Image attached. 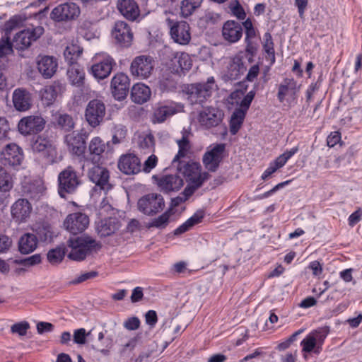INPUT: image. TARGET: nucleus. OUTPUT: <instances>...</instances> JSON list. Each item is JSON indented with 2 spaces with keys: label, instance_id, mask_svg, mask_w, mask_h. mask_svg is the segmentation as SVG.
I'll return each mask as SVG.
<instances>
[{
  "label": "nucleus",
  "instance_id": "nucleus-26",
  "mask_svg": "<svg viewBox=\"0 0 362 362\" xmlns=\"http://www.w3.org/2000/svg\"><path fill=\"white\" fill-rule=\"evenodd\" d=\"M222 35L230 43L238 42L243 35V26L237 21H227L223 25Z\"/></svg>",
  "mask_w": 362,
  "mask_h": 362
},
{
  "label": "nucleus",
  "instance_id": "nucleus-60",
  "mask_svg": "<svg viewBox=\"0 0 362 362\" xmlns=\"http://www.w3.org/2000/svg\"><path fill=\"white\" fill-rule=\"evenodd\" d=\"M245 42L246 43L245 52H243L245 54V59L247 58L249 62H251L252 61V58L257 53V45L253 42L252 40Z\"/></svg>",
  "mask_w": 362,
  "mask_h": 362
},
{
  "label": "nucleus",
  "instance_id": "nucleus-32",
  "mask_svg": "<svg viewBox=\"0 0 362 362\" xmlns=\"http://www.w3.org/2000/svg\"><path fill=\"white\" fill-rule=\"evenodd\" d=\"M65 90V85L61 81H55L46 86L42 92L41 98L46 105H50L55 100L57 95Z\"/></svg>",
  "mask_w": 362,
  "mask_h": 362
},
{
  "label": "nucleus",
  "instance_id": "nucleus-13",
  "mask_svg": "<svg viewBox=\"0 0 362 362\" xmlns=\"http://www.w3.org/2000/svg\"><path fill=\"white\" fill-rule=\"evenodd\" d=\"M153 66V59L151 57L140 55L133 59L130 71L134 76L145 79L151 76Z\"/></svg>",
  "mask_w": 362,
  "mask_h": 362
},
{
  "label": "nucleus",
  "instance_id": "nucleus-52",
  "mask_svg": "<svg viewBox=\"0 0 362 362\" xmlns=\"http://www.w3.org/2000/svg\"><path fill=\"white\" fill-rule=\"evenodd\" d=\"M329 332V327L325 326L313 330L309 334L313 336V337L315 338V341L318 344V346L321 348Z\"/></svg>",
  "mask_w": 362,
  "mask_h": 362
},
{
  "label": "nucleus",
  "instance_id": "nucleus-27",
  "mask_svg": "<svg viewBox=\"0 0 362 362\" xmlns=\"http://www.w3.org/2000/svg\"><path fill=\"white\" fill-rule=\"evenodd\" d=\"M15 109L20 112L28 110L32 105L30 93L23 88L16 89L12 95Z\"/></svg>",
  "mask_w": 362,
  "mask_h": 362
},
{
  "label": "nucleus",
  "instance_id": "nucleus-29",
  "mask_svg": "<svg viewBox=\"0 0 362 362\" xmlns=\"http://www.w3.org/2000/svg\"><path fill=\"white\" fill-rule=\"evenodd\" d=\"M177 170L183 175L186 179L191 182L195 180L199 177H202L203 173H201V166L197 162H181L177 161Z\"/></svg>",
  "mask_w": 362,
  "mask_h": 362
},
{
  "label": "nucleus",
  "instance_id": "nucleus-5",
  "mask_svg": "<svg viewBox=\"0 0 362 362\" xmlns=\"http://www.w3.org/2000/svg\"><path fill=\"white\" fill-rule=\"evenodd\" d=\"M165 202L163 196L156 193H151L141 197L137 202L140 212L146 216H153L163 210Z\"/></svg>",
  "mask_w": 362,
  "mask_h": 362
},
{
  "label": "nucleus",
  "instance_id": "nucleus-9",
  "mask_svg": "<svg viewBox=\"0 0 362 362\" xmlns=\"http://www.w3.org/2000/svg\"><path fill=\"white\" fill-rule=\"evenodd\" d=\"M44 31V28L40 25L23 30L14 36L13 45L18 50H24L30 47L33 41L40 38Z\"/></svg>",
  "mask_w": 362,
  "mask_h": 362
},
{
  "label": "nucleus",
  "instance_id": "nucleus-25",
  "mask_svg": "<svg viewBox=\"0 0 362 362\" xmlns=\"http://www.w3.org/2000/svg\"><path fill=\"white\" fill-rule=\"evenodd\" d=\"M117 7L119 13L128 21H134L140 16V10L134 0H118Z\"/></svg>",
  "mask_w": 362,
  "mask_h": 362
},
{
  "label": "nucleus",
  "instance_id": "nucleus-10",
  "mask_svg": "<svg viewBox=\"0 0 362 362\" xmlns=\"http://www.w3.org/2000/svg\"><path fill=\"white\" fill-rule=\"evenodd\" d=\"M79 6L74 2H66L57 6L50 13L55 22H67L76 19L80 14Z\"/></svg>",
  "mask_w": 362,
  "mask_h": 362
},
{
  "label": "nucleus",
  "instance_id": "nucleus-43",
  "mask_svg": "<svg viewBox=\"0 0 362 362\" xmlns=\"http://www.w3.org/2000/svg\"><path fill=\"white\" fill-rule=\"evenodd\" d=\"M209 173L208 172H204L202 177H199L195 180L191 181L190 182L192 185L186 187L182 192L184 195L183 198L187 200L194 194V191L200 187L205 181L209 179Z\"/></svg>",
  "mask_w": 362,
  "mask_h": 362
},
{
  "label": "nucleus",
  "instance_id": "nucleus-14",
  "mask_svg": "<svg viewBox=\"0 0 362 362\" xmlns=\"http://www.w3.org/2000/svg\"><path fill=\"white\" fill-rule=\"evenodd\" d=\"M46 122L40 115L24 117L18 122V129L23 135L35 134L43 130Z\"/></svg>",
  "mask_w": 362,
  "mask_h": 362
},
{
  "label": "nucleus",
  "instance_id": "nucleus-50",
  "mask_svg": "<svg viewBox=\"0 0 362 362\" xmlns=\"http://www.w3.org/2000/svg\"><path fill=\"white\" fill-rule=\"evenodd\" d=\"M158 87L162 92L174 91L177 88V83L171 76H163L158 81Z\"/></svg>",
  "mask_w": 362,
  "mask_h": 362
},
{
  "label": "nucleus",
  "instance_id": "nucleus-19",
  "mask_svg": "<svg viewBox=\"0 0 362 362\" xmlns=\"http://www.w3.org/2000/svg\"><path fill=\"white\" fill-rule=\"evenodd\" d=\"M1 159L4 165L18 167L23 160V150L16 144H9L2 151Z\"/></svg>",
  "mask_w": 362,
  "mask_h": 362
},
{
  "label": "nucleus",
  "instance_id": "nucleus-16",
  "mask_svg": "<svg viewBox=\"0 0 362 362\" xmlns=\"http://www.w3.org/2000/svg\"><path fill=\"white\" fill-rule=\"evenodd\" d=\"M88 224V216L81 212L69 214L64 222L65 228L73 235L83 232L87 228Z\"/></svg>",
  "mask_w": 362,
  "mask_h": 362
},
{
  "label": "nucleus",
  "instance_id": "nucleus-33",
  "mask_svg": "<svg viewBox=\"0 0 362 362\" xmlns=\"http://www.w3.org/2000/svg\"><path fill=\"white\" fill-rule=\"evenodd\" d=\"M298 90L297 81L293 78H285L278 88V100L283 103L287 95H295Z\"/></svg>",
  "mask_w": 362,
  "mask_h": 362
},
{
  "label": "nucleus",
  "instance_id": "nucleus-36",
  "mask_svg": "<svg viewBox=\"0 0 362 362\" xmlns=\"http://www.w3.org/2000/svg\"><path fill=\"white\" fill-rule=\"evenodd\" d=\"M37 236L33 233H26L21 235L18 240V250L21 254L28 255L37 248Z\"/></svg>",
  "mask_w": 362,
  "mask_h": 362
},
{
  "label": "nucleus",
  "instance_id": "nucleus-59",
  "mask_svg": "<svg viewBox=\"0 0 362 362\" xmlns=\"http://www.w3.org/2000/svg\"><path fill=\"white\" fill-rule=\"evenodd\" d=\"M255 92L253 90H251L247 93L246 95L243 98V100L240 101V108L235 109V110H242L245 112L246 115L247 110L249 109L251 103L255 97Z\"/></svg>",
  "mask_w": 362,
  "mask_h": 362
},
{
  "label": "nucleus",
  "instance_id": "nucleus-56",
  "mask_svg": "<svg viewBox=\"0 0 362 362\" xmlns=\"http://www.w3.org/2000/svg\"><path fill=\"white\" fill-rule=\"evenodd\" d=\"M13 44L10 41V37H2L0 40V58L13 51Z\"/></svg>",
  "mask_w": 362,
  "mask_h": 362
},
{
  "label": "nucleus",
  "instance_id": "nucleus-11",
  "mask_svg": "<svg viewBox=\"0 0 362 362\" xmlns=\"http://www.w3.org/2000/svg\"><path fill=\"white\" fill-rule=\"evenodd\" d=\"M167 66L171 73L181 75L188 71L192 66V60L186 52H174L168 56Z\"/></svg>",
  "mask_w": 362,
  "mask_h": 362
},
{
  "label": "nucleus",
  "instance_id": "nucleus-2",
  "mask_svg": "<svg viewBox=\"0 0 362 362\" xmlns=\"http://www.w3.org/2000/svg\"><path fill=\"white\" fill-rule=\"evenodd\" d=\"M216 87L214 78L211 76L206 82L187 85L183 91L189 104L202 105L211 96L212 92Z\"/></svg>",
  "mask_w": 362,
  "mask_h": 362
},
{
  "label": "nucleus",
  "instance_id": "nucleus-30",
  "mask_svg": "<svg viewBox=\"0 0 362 362\" xmlns=\"http://www.w3.org/2000/svg\"><path fill=\"white\" fill-rule=\"evenodd\" d=\"M119 227V221L115 217H110L100 220L97 224L96 230L100 237H107L114 234Z\"/></svg>",
  "mask_w": 362,
  "mask_h": 362
},
{
  "label": "nucleus",
  "instance_id": "nucleus-48",
  "mask_svg": "<svg viewBox=\"0 0 362 362\" xmlns=\"http://www.w3.org/2000/svg\"><path fill=\"white\" fill-rule=\"evenodd\" d=\"M176 109L171 105H163L157 108L155 111V117L158 122H163L168 117L172 116L176 113Z\"/></svg>",
  "mask_w": 362,
  "mask_h": 362
},
{
  "label": "nucleus",
  "instance_id": "nucleus-31",
  "mask_svg": "<svg viewBox=\"0 0 362 362\" xmlns=\"http://www.w3.org/2000/svg\"><path fill=\"white\" fill-rule=\"evenodd\" d=\"M57 61L53 57L43 56L37 61L38 71L45 78H50L57 71Z\"/></svg>",
  "mask_w": 362,
  "mask_h": 362
},
{
  "label": "nucleus",
  "instance_id": "nucleus-18",
  "mask_svg": "<svg viewBox=\"0 0 362 362\" xmlns=\"http://www.w3.org/2000/svg\"><path fill=\"white\" fill-rule=\"evenodd\" d=\"M224 116L223 112L214 107H207L198 114L197 119L199 124L206 127H216L221 123Z\"/></svg>",
  "mask_w": 362,
  "mask_h": 362
},
{
  "label": "nucleus",
  "instance_id": "nucleus-54",
  "mask_svg": "<svg viewBox=\"0 0 362 362\" xmlns=\"http://www.w3.org/2000/svg\"><path fill=\"white\" fill-rule=\"evenodd\" d=\"M170 214L165 211L158 218H154L149 224L148 228H165L169 223Z\"/></svg>",
  "mask_w": 362,
  "mask_h": 362
},
{
  "label": "nucleus",
  "instance_id": "nucleus-39",
  "mask_svg": "<svg viewBox=\"0 0 362 362\" xmlns=\"http://www.w3.org/2000/svg\"><path fill=\"white\" fill-rule=\"evenodd\" d=\"M205 216V211L203 209L197 210L191 217H189L186 221L178 226L173 231L174 235H180L188 230H189L193 226L200 223Z\"/></svg>",
  "mask_w": 362,
  "mask_h": 362
},
{
  "label": "nucleus",
  "instance_id": "nucleus-55",
  "mask_svg": "<svg viewBox=\"0 0 362 362\" xmlns=\"http://www.w3.org/2000/svg\"><path fill=\"white\" fill-rule=\"evenodd\" d=\"M20 25V18L17 16L11 17L4 24V30L5 32L6 37H10L11 33L16 29Z\"/></svg>",
  "mask_w": 362,
  "mask_h": 362
},
{
  "label": "nucleus",
  "instance_id": "nucleus-62",
  "mask_svg": "<svg viewBox=\"0 0 362 362\" xmlns=\"http://www.w3.org/2000/svg\"><path fill=\"white\" fill-rule=\"evenodd\" d=\"M139 147L143 150L151 151L154 146V137L152 134L146 135L139 141Z\"/></svg>",
  "mask_w": 362,
  "mask_h": 362
},
{
  "label": "nucleus",
  "instance_id": "nucleus-44",
  "mask_svg": "<svg viewBox=\"0 0 362 362\" xmlns=\"http://www.w3.org/2000/svg\"><path fill=\"white\" fill-rule=\"evenodd\" d=\"M66 247L64 245L58 246L51 249L47 254V261L51 264H57L62 262L66 255Z\"/></svg>",
  "mask_w": 362,
  "mask_h": 362
},
{
  "label": "nucleus",
  "instance_id": "nucleus-35",
  "mask_svg": "<svg viewBox=\"0 0 362 362\" xmlns=\"http://www.w3.org/2000/svg\"><path fill=\"white\" fill-rule=\"evenodd\" d=\"M151 95V91L149 87L141 83L134 84L131 90V99L136 104L145 103L149 100Z\"/></svg>",
  "mask_w": 362,
  "mask_h": 362
},
{
  "label": "nucleus",
  "instance_id": "nucleus-7",
  "mask_svg": "<svg viewBox=\"0 0 362 362\" xmlns=\"http://www.w3.org/2000/svg\"><path fill=\"white\" fill-rule=\"evenodd\" d=\"M93 61L94 64L91 66L90 72L98 80L109 76L113 66L116 64L114 59L106 53L96 54Z\"/></svg>",
  "mask_w": 362,
  "mask_h": 362
},
{
  "label": "nucleus",
  "instance_id": "nucleus-53",
  "mask_svg": "<svg viewBox=\"0 0 362 362\" xmlns=\"http://www.w3.org/2000/svg\"><path fill=\"white\" fill-rule=\"evenodd\" d=\"M36 236L42 242H46L52 239V231L49 226L40 225L33 228Z\"/></svg>",
  "mask_w": 362,
  "mask_h": 362
},
{
  "label": "nucleus",
  "instance_id": "nucleus-47",
  "mask_svg": "<svg viewBox=\"0 0 362 362\" xmlns=\"http://www.w3.org/2000/svg\"><path fill=\"white\" fill-rule=\"evenodd\" d=\"M202 0H182L181 2V13L185 17H188L200 6Z\"/></svg>",
  "mask_w": 362,
  "mask_h": 362
},
{
  "label": "nucleus",
  "instance_id": "nucleus-51",
  "mask_svg": "<svg viewBox=\"0 0 362 362\" xmlns=\"http://www.w3.org/2000/svg\"><path fill=\"white\" fill-rule=\"evenodd\" d=\"M57 124L64 131H71L74 127L73 118L68 114H60L57 117Z\"/></svg>",
  "mask_w": 362,
  "mask_h": 362
},
{
  "label": "nucleus",
  "instance_id": "nucleus-12",
  "mask_svg": "<svg viewBox=\"0 0 362 362\" xmlns=\"http://www.w3.org/2000/svg\"><path fill=\"white\" fill-rule=\"evenodd\" d=\"M112 36L115 44L123 48L129 47L134 39V34L130 25L122 21L115 22L112 30Z\"/></svg>",
  "mask_w": 362,
  "mask_h": 362
},
{
  "label": "nucleus",
  "instance_id": "nucleus-28",
  "mask_svg": "<svg viewBox=\"0 0 362 362\" xmlns=\"http://www.w3.org/2000/svg\"><path fill=\"white\" fill-rule=\"evenodd\" d=\"M88 177L100 189H105L106 186L108 185L110 173L107 168L99 165H94L88 171Z\"/></svg>",
  "mask_w": 362,
  "mask_h": 362
},
{
  "label": "nucleus",
  "instance_id": "nucleus-24",
  "mask_svg": "<svg viewBox=\"0 0 362 362\" xmlns=\"http://www.w3.org/2000/svg\"><path fill=\"white\" fill-rule=\"evenodd\" d=\"M32 150L36 153L51 154L55 151V146L52 139L45 133L37 136L32 141Z\"/></svg>",
  "mask_w": 362,
  "mask_h": 362
},
{
  "label": "nucleus",
  "instance_id": "nucleus-15",
  "mask_svg": "<svg viewBox=\"0 0 362 362\" xmlns=\"http://www.w3.org/2000/svg\"><path fill=\"white\" fill-rule=\"evenodd\" d=\"M168 25L170 27V33L175 42L185 45L191 40L190 27L185 21L173 23V21L168 20Z\"/></svg>",
  "mask_w": 362,
  "mask_h": 362
},
{
  "label": "nucleus",
  "instance_id": "nucleus-1",
  "mask_svg": "<svg viewBox=\"0 0 362 362\" xmlns=\"http://www.w3.org/2000/svg\"><path fill=\"white\" fill-rule=\"evenodd\" d=\"M66 245L70 249L68 258L77 262L83 261L88 256L97 253L102 247L100 242L88 235L70 238Z\"/></svg>",
  "mask_w": 362,
  "mask_h": 362
},
{
  "label": "nucleus",
  "instance_id": "nucleus-61",
  "mask_svg": "<svg viewBox=\"0 0 362 362\" xmlns=\"http://www.w3.org/2000/svg\"><path fill=\"white\" fill-rule=\"evenodd\" d=\"M98 272H95V271H90L88 272H85V273L81 274V275H79L78 276L75 278L74 279L71 280L70 281V284H74V285L78 284H81V283L86 281L88 279H93V278L98 276Z\"/></svg>",
  "mask_w": 362,
  "mask_h": 362
},
{
  "label": "nucleus",
  "instance_id": "nucleus-20",
  "mask_svg": "<svg viewBox=\"0 0 362 362\" xmlns=\"http://www.w3.org/2000/svg\"><path fill=\"white\" fill-rule=\"evenodd\" d=\"M117 166L119 170L126 175H135L141 170V160L134 153L122 155L118 160Z\"/></svg>",
  "mask_w": 362,
  "mask_h": 362
},
{
  "label": "nucleus",
  "instance_id": "nucleus-41",
  "mask_svg": "<svg viewBox=\"0 0 362 362\" xmlns=\"http://www.w3.org/2000/svg\"><path fill=\"white\" fill-rule=\"evenodd\" d=\"M189 132L185 129L182 131V138L177 140L178 145V152L173 160V163H176L180 158H184L190 149V144L189 140Z\"/></svg>",
  "mask_w": 362,
  "mask_h": 362
},
{
  "label": "nucleus",
  "instance_id": "nucleus-3",
  "mask_svg": "<svg viewBox=\"0 0 362 362\" xmlns=\"http://www.w3.org/2000/svg\"><path fill=\"white\" fill-rule=\"evenodd\" d=\"M88 135L86 130L81 129L80 132L74 131L64 136V142L69 152L77 157L80 161L88 160L86 155V140Z\"/></svg>",
  "mask_w": 362,
  "mask_h": 362
},
{
  "label": "nucleus",
  "instance_id": "nucleus-34",
  "mask_svg": "<svg viewBox=\"0 0 362 362\" xmlns=\"http://www.w3.org/2000/svg\"><path fill=\"white\" fill-rule=\"evenodd\" d=\"M109 142L105 143L99 136L93 137L88 145V152L92 158H90L93 163L100 161L102 154L105 151Z\"/></svg>",
  "mask_w": 362,
  "mask_h": 362
},
{
  "label": "nucleus",
  "instance_id": "nucleus-6",
  "mask_svg": "<svg viewBox=\"0 0 362 362\" xmlns=\"http://www.w3.org/2000/svg\"><path fill=\"white\" fill-rule=\"evenodd\" d=\"M106 107L99 99H93L88 102L85 110V119L93 128L100 125L105 119Z\"/></svg>",
  "mask_w": 362,
  "mask_h": 362
},
{
  "label": "nucleus",
  "instance_id": "nucleus-37",
  "mask_svg": "<svg viewBox=\"0 0 362 362\" xmlns=\"http://www.w3.org/2000/svg\"><path fill=\"white\" fill-rule=\"evenodd\" d=\"M205 216V211L203 209L197 210L191 217H189L186 221L178 226L173 231L174 235H180L188 230H189L193 226L200 223Z\"/></svg>",
  "mask_w": 362,
  "mask_h": 362
},
{
  "label": "nucleus",
  "instance_id": "nucleus-17",
  "mask_svg": "<svg viewBox=\"0 0 362 362\" xmlns=\"http://www.w3.org/2000/svg\"><path fill=\"white\" fill-rule=\"evenodd\" d=\"M130 80L129 76L119 72L116 74L111 81L110 88L115 99L121 101L126 98L129 90Z\"/></svg>",
  "mask_w": 362,
  "mask_h": 362
},
{
  "label": "nucleus",
  "instance_id": "nucleus-57",
  "mask_svg": "<svg viewBox=\"0 0 362 362\" xmlns=\"http://www.w3.org/2000/svg\"><path fill=\"white\" fill-rule=\"evenodd\" d=\"M42 261L40 254H35L28 257L20 259L18 263L25 267H31L40 264Z\"/></svg>",
  "mask_w": 362,
  "mask_h": 362
},
{
  "label": "nucleus",
  "instance_id": "nucleus-49",
  "mask_svg": "<svg viewBox=\"0 0 362 362\" xmlns=\"http://www.w3.org/2000/svg\"><path fill=\"white\" fill-rule=\"evenodd\" d=\"M12 187L11 175L3 167L0 166V191L6 192L10 191Z\"/></svg>",
  "mask_w": 362,
  "mask_h": 362
},
{
  "label": "nucleus",
  "instance_id": "nucleus-38",
  "mask_svg": "<svg viewBox=\"0 0 362 362\" xmlns=\"http://www.w3.org/2000/svg\"><path fill=\"white\" fill-rule=\"evenodd\" d=\"M205 216V211L203 209L197 210L191 217H189L186 221L178 226L173 231L174 235H180L188 230H189L193 226L200 223Z\"/></svg>",
  "mask_w": 362,
  "mask_h": 362
},
{
  "label": "nucleus",
  "instance_id": "nucleus-22",
  "mask_svg": "<svg viewBox=\"0 0 362 362\" xmlns=\"http://www.w3.org/2000/svg\"><path fill=\"white\" fill-rule=\"evenodd\" d=\"M157 185L165 193L179 191L184 185L183 178L177 174L163 175L157 180Z\"/></svg>",
  "mask_w": 362,
  "mask_h": 362
},
{
  "label": "nucleus",
  "instance_id": "nucleus-42",
  "mask_svg": "<svg viewBox=\"0 0 362 362\" xmlns=\"http://www.w3.org/2000/svg\"><path fill=\"white\" fill-rule=\"evenodd\" d=\"M83 49L76 44L68 45L64 52V56L66 62L71 66L77 64V60L82 54Z\"/></svg>",
  "mask_w": 362,
  "mask_h": 362
},
{
  "label": "nucleus",
  "instance_id": "nucleus-58",
  "mask_svg": "<svg viewBox=\"0 0 362 362\" xmlns=\"http://www.w3.org/2000/svg\"><path fill=\"white\" fill-rule=\"evenodd\" d=\"M29 327L30 325L28 322H21L13 324L11 327V332L12 333H17L20 336H25Z\"/></svg>",
  "mask_w": 362,
  "mask_h": 362
},
{
  "label": "nucleus",
  "instance_id": "nucleus-40",
  "mask_svg": "<svg viewBox=\"0 0 362 362\" xmlns=\"http://www.w3.org/2000/svg\"><path fill=\"white\" fill-rule=\"evenodd\" d=\"M67 75L71 83L77 87L84 84L85 72L78 64L70 66L67 70Z\"/></svg>",
  "mask_w": 362,
  "mask_h": 362
},
{
  "label": "nucleus",
  "instance_id": "nucleus-4",
  "mask_svg": "<svg viewBox=\"0 0 362 362\" xmlns=\"http://www.w3.org/2000/svg\"><path fill=\"white\" fill-rule=\"evenodd\" d=\"M81 185L78 173L69 165L58 175V193L62 198L74 193Z\"/></svg>",
  "mask_w": 362,
  "mask_h": 362
},
{
  "label": "nucleus",
  "instance_id": "nucleus-45",
  "mask_svg": "<svg viewBox=\"0 0 362 362\" xmlns=\"http://www.w3.org/2000/svg\"><path fill=\"white\" fill-rule=\"evenodd\" d=\"M245 117V114L243 111L235 110L233 112L230 120V132L232 135H235L238 133L243 123Z\"/></svg>",
  "mask_w": 362,
  "mask_h": 362
},
{
  "label": "nucleus",
  "instance_id": "nucleus-23",
  "mask_svg": "<svg viewBox=\"0 0 362 362\" xmlns=\"http://www.w3.org/2000/svg\"><path fill=\"white\" fill-rule=\"evenodd\" d=\"M32 211L30 203L26 199H18L11 206V215L16 222H25Z\"/></svg>",
  "mask_w": 362,
  "mask_h": 362
},
{
  "label": "nucleus",
  "instance_id": "nucleus-46",
  "mask_svg": "<svg viewBox=\"0 0 362 362\" xmlns=\"http://www.w3.org/2000/svg\"><path fill=\"white\" fill-rule=\"evenodd\" d=\"M300 346H302V351L305 353H311L313 351L315 354H319L321 348L315 341V338L310 334L301 341Z\"/></svg>",
  "mask_w": 362,
  "mask_h": 362
},
{
  "label": "nucleus",
  "instance_id": "nucleus-21",
  "mask_svg": "<svg viewBox=\"0 0 362 362\" xmlns=\"http://www.w3.org/2000/svg\"><path fill=\"white\" fill-rule=\"evenodd\" d=\"M244 59L243 52H240L230 59L225 74V78L227 80H237L245 73L247 67L244 64Z\"/></svg>",
  "mask_w": 362,
  "mask_h": 362
},
{
  "label": "nucleus",
  "instance_id": "nucleus-8",
  "mask_svg": "<svg viewBox=\"0 0 362 362\" xmlns=\"http://www.w3.org/2000/svg\"><path fill=\"white\" fill-rule=\"evenodd\" d=\"M226 144H215L210 146L202 157V163L209 172H216L223 159Z\"/></svg>",
  "mask_w": 362,
  "mask_h": 362
},
{
  "label": "nucleus",
  "instance_id": "nucleus-63",
  "mask_svg": "<svg viewBox=\"0 0 362 362\" xmlns=\"http://www.w3.org/2000/svg\"><path fill=\"white\" fill-rule=\"evenodd\" d=\"M88 334L86 332L84 328H80L74 330V341L78 344H84L86 341V336Z\"/></svg>",
  "mask_w": 362,
  "mask_h": 362
},
{
  "label": "nucleus",
  "instance_id": "nucleus-64",
  "mask_svg": "<svg viewBox=\"0 0 362 362\" xmlns=\"http://www.w3.org/2000/svg\"><path fill=\"white\" fill-rule=\"evenodd\" d=\"M141 322L139 317H129L124 322V327L130 331H134L140 327Z\"/></svg>",
  "mask_w": 362,
  "mask_h": 362
}]
</instances>
